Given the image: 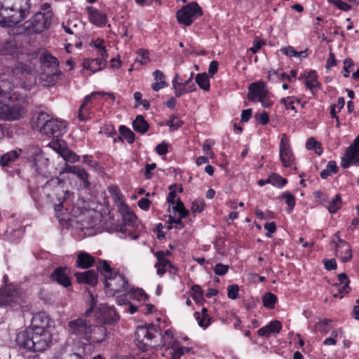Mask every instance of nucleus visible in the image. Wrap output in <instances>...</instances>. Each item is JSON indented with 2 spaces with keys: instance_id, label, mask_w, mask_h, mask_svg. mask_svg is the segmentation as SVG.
Instances as JSON below:
<instances>
[{
  "instance_id": "1",
  "label": "nucleus",
  "mask_w": 359,
  "mask_h": 359,
  "mask_svg": "<svg viewBox=\"0 0 359 359\" xmlns=\"http://www.w3.org/2000/svg\"><path fill=\"white\" fill-rule=\"evenodd\" d=\"M91 302L90 308L85 312L82 317L71 320L67 325V331L69 335L75 337L80 341H85L83 347V351L86 348H92L93 343H101L107 337V329L103 325H94L87 319L90 312L95 306L97 301L93 293L88 291Z\"/></svg>"
},
{
  "instance_id": "2",
  "label": "nucleus",
  "mask_w": 359,
  "mask_h": 359,
  "mask_svg": "<svg viewBox=\"0 0 359 359\" xmlns=\"http://www.w3.org/2000/svg\"><path fill=\"white\" fill-rule=\"evenodd\" d=\"M29 0H0V25L12 27L29 13Z\"/></svg>"
},
{
  "instance_id": "3",
  "label": "nucleus",
  "mask_w": 359,
  "mask_h": 359,
  "mask_svg": "<svg viewBox=\"0 0 359 359\" xmlns=\"http://www.w3.org/2000/svg\"><path fill=\"white\" fill-rule=\"evenodd\" d=\"M51 340L50 331H36L28 328L19 332L16 337V342L19 346L32 351L46 350Z\"/></svg>"
},
{
  "instance_id": "4",
  "label": "nucleus",
  "mask_w": 359,
  "mask_h": 359,
  "mask_svg": "<svg viewBox=\"0 0 359 359\" xmlns=\"http://www.w3.org/2000/svg\"><path fill=\"white\" fill-rule=\"evenodd\" d=\"M15 92L12 95L8 96V100H4L0 97V116L8 121L18 120L23 118L27 112V100L25 97L18 99Z\"/></svg>"
},
{
  "instance_id": "5",
  "label": "nucleus",
  "mask_w": 359,
  "mask_h": 359,
  "mask_svg": "<svg viewBox=\"0 0 359 359\" xmlns=\"http://www.w3.org/2000/svg\"><path fill=\"white\" fill-rule=\"evenodd\" d=\"M97 269L104 275V285L108 295L114 296L116 293L128 290L129 285L127 278L123 274L112 271L107 262H100Z\"/></svg>"
},
{
  "instance_id": "6",
  "label": "nucleus",
  "mask_w": 359,
  "mask_h": 359,
  "mask_svg": "<svg viewBox=\"0 0 359 359\" xmlns=\"http://www.w3.org/2000/svg\"><path fill=\"white\" fill-rule=\"evenodd\" d=\"M32 67L30 65H25L22 62H18L15 67H4L0 69V97H6L13 90L14 79L19 74L30 72Z\"/></svg>"
},
{
  "instance_id": "7",
  "label": "nucleus",
  "mask_w": 359,
  "mask_h": 359,
  "mask_svg": "<svg viewBox=\"0 0 359 359\" xmlns=\"http://www.w3.org/2000/svg\"><path fill=\"white\" fill-rule=\"evenodd\" d=\"M37 121L40 133L48 137H58L66 133L67 124L65 121L50 118L46 113L40 114Z\"/></svg>"
},
{
  "instance_id": "8",
  "label": "nucleus",
  "mask_w": 359,
  "mask_h": 359,
  "mask_svg": "<svg viewBox=\"0 0 359 359\" xmlns=\"http://www.w3.org/2000/svg\"><path fill=\"white\" fill-rule=\"evenodd\" d=\"M55 182H56L53 180L48 182L46 185L40 190H38V191L40 194L44 195L45 200L47 203L53 204L56 212H60L62 210L63 203L65 202L68 191H64L60 184L54 187L53 189H52Z\"/></svg>"
},
{
  "instance_id": "9",
  "label": "nucleus",
  "mask_w": 359,
  "mask_h": 359,
  "mask_svg": "<svg viewBox=\"0 0 359 359\" xmlns=\"http://www.w3.org/2000/svg\"><path fill=\"white\" fill-rule=\"evenodd\" d=\"M52 15L48 13H35L29 20L24 24V28L29 33H41L47 29L51 23Z\"/></svg>"
},
{
  "instance_id": "10",
  "label": "nucleus",
  "mask_w": 359,
  "mask_h": 359,
  "mask_svg": "<svg viewBox=\"0 0 359 359\" xmlns=\"http://www.w3.org/2000/svg\"><path fill=\"white\" fill-rule=\"evenodd\" d=\"M155 328L153 325L138 327L135 332V342L138 348L142 351L154 347L152 340L154 338Z\"/></svg>"
},
{
  "instance_id": "11",
  "label": "nucleus",
  "mask_w": 359,
  "mask_h": 359,
  "mask_svg": "<svg viewBox=\"0 0 359 359\" xmlns=\"http://www.w3.org/2000/svg\"><path fill=\"white\" fill-rule=\"evenodd\" d=\"M26 156L32 163V167L40 174L48 167V158L37 146H29L26 149Z\"/></svg>"
},
{
  "instance_id": "12",
  "label": "nucleus",
  "mask_w": 359,
  "mask_h": 359,
  "mask_svg": "<svg viewBox=\"0 0 359 359\" xmlns=\"http://www.w3.org/2000/svg\"><path fill=\"white\" fill-rule=\"evenodd\" d=\"M201 15L202 11L199 5L196 2H191L177 12V18L180 23L188 26Z\"/></svg>"
},
{
  "instance_id": "13",
  "label": "nucleus",
  "mask_w": 359,
  "mask_h": 359,
  "mask_svg": "<svg viewBox=\"0 0 359 359\" xmlns=\"http://www.w3.org/2000/svg\"><path fill=\"white\" fill-rule=\"evenodd\" d=\"M55 327V322L44 312L34 314L32 318L31 325L28 329L36 331H50Z\"/></svg>"
},
{
  "instance_id": "14",
  "label": "nucleus",
  "mask_w": 359,
  "mask_h": 359,
  "mask_svg": "<svg viewBox=\"0 0 359 359\" xmlns=\"http://www.w3.org/2000/svg\"><path fill=\"white\" fill-rule=\"evenodd\" d=\"M279 155L284 167H292L294 157L291 150L290 141L285 134L282 135L279 144Z\"/></svg>"
},
{
  "instance_id": "15",
  "label": "nucleus",
  "mask_w": 359,
  "mask_h": 359,
  "mask_svg": "<svg viewBox=\"0 0 359 359\" xmlns=\"http://www.w3.org/2000/svg\"><path fill=\"white\" fill-rule=\"evenodd\" d=\"M351 164L359 166V135L355 139L341 158V165L344 168H348Z\"/></svg>"
},
{
  "instance_id": "16",
  "label": "nucleus",
  "mask_w": 359,
  "mask_h": 359,
  "mask_svg": "<svg viewBox=\"0 0 359 359\" xmlns=\"http://www.w3.org/2000/svg\"><path fill=\"white\" fill-rule=\"evenodd\" d=\"M97 95H107L113 100L115 99L114 94L111 93H104L103 92H93L91 94L86 95L84 97L83 102L79 109L78 118L81 121H86L88 119L90 109L88 105L91 102L92 99L94 98Z\"/></svg>"
},
{
  "instance_id": "17",
  "label": "nucleus",
  "mask_w": 359,
  "mask_h": 359,
  "mask_svg": "<svg viewBox=\"0 0 359 359\" xmlns=\"http://www.w3.org/2000/svg\"><path fill=\"white\" fill-rule=\"evenodd\" d=\"M86 11L90 23L100 27L107 24V17L104 13L100 11L93 6H88Z\"/></svg>"
},
{
  "instance_id": "18",
  "label": "nucleus",
  "mask_w": 359,
  "mask_h": 359,
  "mask_svg": "<svg viewBox=\"0 0 359 359\" xmlns=\"http://www.w3.org/2000/svg\"><path fill=\"white\" fill-rule=\"evenodd\" d=\"M41 60L43 62V66L48 68H50L52 72L51 74L49 76V79H50V81L49 83V85H52L54 83L56 79L58 78L59 74H57L53 72L54 70L56 71L57 67L58 66V61L54 56L51 55L49 53H43L41 56Z\"/></svg>"
},
{
  "instance_id": "19",
  "label": "nucleus",
  "mask_w": 359,
  "mask_h": 359,
  "mask_svg": "<svg viewBox=\"0 0 359 359\" xmlns=\"http://www.w3.org/2000/svg\"><path fill=\"white\" fill-rule=\"evenodd\" d=\"M267 93L268 91L264 83L262 81L252 83L249 87L248 98L253 102H256Z\"/></svg>"
},
{
  "instance_id": "20",
  "label": "nucleus",
  "mask_w": 359,
  "mask_h": 359,
  "mask_svg": "<svg viewBox=\"0 0 359 359\" xmlns=\"http://www.w3.org/2000/svg\"><path fill=\"white\" fill-rule=\"evenodd\" d=\"M335 255L342 262L349 261L352 258L350 245L346 242L339 238V243L336 245Z\"/></svg>"
},
{
  "instance_id": "21",
  "label": "nucleus",
  "mask_w": 359,
  "mask_h": 359,
  "mask_svg": "<svg viewBox=\"0 0 359 359\" xmlns=\"http://www.w3.org/2000/svg\"><path fill=\"white\" fill-rule=\"evenodd\" d=\"M74 276L77 282L79 283H84L90 286H95L97 283V273L94 270L76 272L74 273Z\"/></svg>"
},
{
  "instance_id": "22",
  "label": "nucleus",
  "mask_w": 359,
  "mask_h": 359,
  "mask_svg": "<svg viewBox=\"0 0 359 359\" xmlns=\"http://www.w3.org/2000/svg\"><path fill=\"white\" fill-rule=\"evenodd\" d=\"M282 328V325L278 320H273L258 330L260 337L268 338L271 334H278Z\"/></svg>"
},
{
  "instance_id": "23",
  "label": "nucleus",
  "mask_w": 359,
  "mask_h": 359,
  "mask_svg": "<svg viewBox=\"0 0 359 359\" xmlns=\"http://www.w3.org/2000/svg\"><path fill=\"white\" fill-rule=\"evenodd\" d=\"M106 62L98 57L95 59H85L83 61L84 69L90 70L92 73L101 71L104 68Z\"/></svg>"
},
{
  "instance_id": "24",
  "label": "nucleus",
  "mask_w": 359,
  "mask_h": 359,
  "mask_svg": "<svg viewBox=\"0 0 359 359\" xmlns=\"http://www.w3.org/2000/svg\"><path fill=\"white\" fill-rule=\"evenodd\" d=\"M99 313L101 319L105 323H111L116 320L118 316L113 307L101 304L99 308Z\"/></svg>"
},
{
  "instance_id": "25",
  "label": "nucleus",
  "mask_w": 359,
  "mask_h": 359,
  "mask_svg": "<svg viewBox=\"0 0 359 359\" xmlns=\"http://www.w3.org/2000/svg\"><path fill=\"white\" fill-rule=\"evenodd\" d=\"M95 263L94 257L86 252H79L77 255L76 266L81 269H88Z\"/></svg>"
},
{
  "instance_id": "26",
  "label": "nucleus",
  "mask_w": 359,
  "mask_h": 359,
  "mask_svg": "<svg viewBox=\"0 0 359 359\" xmlns=\"http://www.w3.org/2000/svg\"><path fill=\"white\" fill-rule=\"evenodd\" d=\"M153 76L155 82L151 85V88L154 91L157 92L168 86L165 75L162 71L156 69L153 72Z\"/></svg>"
},
{
  "instance_id": "27",
  "label": "nucleus",
  "mask_w": 359,
  "mask_h": 359,
  "mask_svg": "<svg viewBox=\"0 0 359 359\" xmlns=\"http://www.w3.org/2000/svg\"><path fill=\"white\" fill-rule=\"evenodd\" d=\"M53 280L57 281L59 284L64 287H68L71 285V281L66 274L64 269L62 268H57L51 274Z\"/></svg>"
},
{
  "instance_id": "28",
  "label": "nucleus",
  "mask_w": 359,
  "mask_h": 359,
  "mask_svg": "<svg viewBox=\"0 0 359 359\" xmlns=\"http://www.w3.org/2000/svg\"><path fill=\"white\" fill-rule=\"evenodd\" d=\"M122 217L126 225L135 226L137 224V218L136 215L130 210L129 208L124 205L122 208Z\"/></svg>"
},
{
  "instance_id": "29",
  "label": "nucleus",
  "mask_w": 359,
  "mask_h": 359,
  "mask_svg": "<svg viewBox=\"0 0 359 359\" xmlns=\"http://www.w3.org/2000/svg\"><path fill=\"white\" fill-rule=\"evenodd\" d=\"M22 153V149L10 151L2 155L0 158V165L2 167L9 166L11 163Z\"/></svg>"
},
{
  "instance_id": "30",
  "label": "nucleus",
  "mask_w": 359,
  "mask_h": 359,
  "mask_svg": "<svg viewBox=\"0 0 359 359\" xmlns=\"http://www.w3.org/2000/svg\"><path fill=\"white\" fill-rule=\"evenodd\" d=\"M155 256L157 258V262L155 264L154 267L157 268L161 266L163 268H170L176 271L174 265L170 262L169 259L165 257V252L158 251L155 253Z\"/></svg>"
},
{
  "instance_id": "31",
  "label": "nucleus",
  "mask_w": 359,
  "mask_h": 359,
  "mask_svg": "<svg viewBox=\"0 0 359 359\" xmlns=\"http://www.w3.org/2000/svg\"><path fill=\"white\" fill-rule=\"evenodd\" d=\"M133 129L141 134L145 133L149 129V124L144 117L138 115L133 122Z\"/></svg>"
},
{
  "instance_id": "32",
  "label": "nucleus",
  "mask_w": 359,
  "mask_h": 359,
  "mask_svg": "<svg viewBox=\"0 0 359 359\" xmlns=\"http://www.w3.org/2000/svg\"><path fill=\"white\" fill-rule=\"evenodd\" d=\"M171 348L172 349V359H180L182 355L191 350V348L180 346V343L176 341H173L172 344L171 345Z\"/></svg>"
},
{
  "instance_id": "33",
  "label": "nucleus",
  "mask_w": 359,
  "mask_h": 359,
  "mask_svg": "<svg viewBox=\"0 0 359 359\" xmlns=\"http://www.w3.org/2000/svg\"><path fill=\"white\" fill-rule=\"evenodd\" d=\"M317 78L315 71L309 72L306 76V86L312 92L314 88L320 87V83L318 81Z\"/></svg>"
},
{
  "instance_id": "34",
  "label": "nucleus",
  "mask_w": 359,
  "mask_h": 359,
  "mask_svg": "<svg viewBox=\"0 0 359 359\" xmlns=\"http://www.w3.org/2000/svg\"><path fill=\"white\" fill-rule=\"evenodd\" d=\"M128 296L133 299H137L139 302H144L148 296L145 292L140 288H130L128 291Z\"/></svg>"
},
{
  "instance_id": "35",
  "label": "nucleus",
  "mask_w": 359,
  "mask_h": 359,
  "mask_svg": "<svg viewBox=\"0 0 359 359\" xmlns=\"http://www.w3.org/2000/svg\"><path fill=\"white\" fill-rule=\"evenodd\" d=\"M269 182L277 188L283 187L287 182L285 178L276 173H272L269 176Z\"/></svg>"
},
{
  "instance_id": "36",
  "label": "nucleus",
  "mask_w": 359,
  "mask_h": 359,
  "mask_svg": "<svg viewBox=\"0 0 359 359\" xmlns=\"http://www.w3.org/2000/svg\"><path fill=\"white\" fill-rule=\"evenodd\" d=\"M196 82L201 89L205 91H208L210 90L209 78L207 74L204 73L197 74L196 76Z\"/></svg>"
},
{
  "instance_id": "37",
  "label": "nucleus",
  "mask_w": 359,
  "mask_h": 359,
  "mask_svg": "<svg viewBox=\"0 0 359 359\" xmlns=\"http://www.w3.org/2000/svg\"><path fill=\"white\" fill-rule=\"evenodd\" d=\"M61 157L67 163H74L78 162L80 160V156L69 150L68 148H66L65 150L62 151Z\"/></svg>"
},
{
  "instance_id": "38",
  "label": "nucleus",
  "mask_w": 359,
  "mask_h": 359,
  "mask_svg": "<svg viewBox=\"0 0 359 359\" xmlns=\"http://www.w3.org/2000/svg\"><path fill=\"white\" fill-rule=\"evenodd\" d=\"M74 174L83 182L85 188H88L90 186L88 174L83 168L77 166Z\"/></svg>"
},
{
  "instance_id": "39",
  "label": "nucleus",
  "mask_w": 359,
  "mask_h": 359,
  "mask_svg": "<svg viewBox=\"0 0 359 359\" xmlns=\"http://www.w3.org/2000/svg\"><path fill=\"white\" fill-rule=\"evenodd\" d=\"M337 172V166L335 161H330L328 162L325 169L320 172V177L323 179H326L332 174H335Z\"/></svg>"
},
{
  "instance_id": "40",
  "label": "nucleus",
  "mask_w": 359,
  "mask_h": 359,
  "mask_svg": "<svg viewBox=\"0 0 359 359\" xmlns=\"http://www.w3.org/2000/svg\"><path fill=\"white\" fill-rule=\"evenodd\" d=\"M276 301V296L271 292L266 293L262 297L263 305L269 309L274 308Z\"/></svg>"
},
{
  "instance_id": "41",
  "label": "nucleus",
  "mask_w": 359,
  "mask_h": 359,
  "mask_svg": "<svg viewBox=\"0 0 359 359\" xmlns=\"http://www.w3.org/2000/svg\"><path fill=\"white\" fill-rule=\"evenodd\" d=\"M47 147L51 148L55 152H57L60 156L62 155V151L66 149V145L64 141L61 140L57 139L56 141H52L50 142Z\"/></svg>"
},
{
  "instance_id": "42",
  "label": "nucleus",
  "mask_w": 359,
  "mask_h": 359,
  "mask_svg": "<svg viewBox=\"0 0 359 359\" xmlns=\"http://www.w3.org/2000/svg\"><path fill=\"white\" fill-rule=\"evenodd\" d=\"M119 132L121 136L130 144L135 141V134L131 130L126 127L125 126H121L119 127Z\"/></svg>"
},
{
  "instance_id": "43",
  "label": "nucleus",
  "mask_w": 359,
  "mask_h": 359,
  "mask_svg": "<svg viewBox=\"0 0 359 359\" xmlns=\"http://www.w3.org/2000/svg\"><path fill=\"white\" fill-rule=\"evenodd\" d=\"M341 206V197L336 195L327 205V209L330 213H335Z\"/></svg>"
},
{
  "instance_id": "44",
  "label": "nucleus",
  "mask_w": 359,
  "mask_h": 359,
  "mask_svg": "<svg viewBox=\"0 0 359 359\" xmlns=\"http://www.w3.org/2000/svg\"><path fill=\"white\" fill-rule=\"evenodd\" d=\"M194 316L198 321V324L203 328H206L210 325V318L208 315H201L199 312H195Z\"/></svg>"
},
{
  "instance_id": "45",
  "label": "nucleus",
  "mask_w": 359,
  "mask_h": 359,
  "mask_svg": "<svg viewBox=\"0 0 359 359\" xmlns=\"http://www.w3.org/2000/svg\"><path fill=\"white\" fill-rule=\"evenodd\" d=\"M137 56L136 57V62L146 65L149 62V52L146 50L140 49L137 51Z\"/></svg>"
},
{
  "instance_id": "46",
  "label": "nucleus",
  "mask_w": 359,
  "mask_h": 359,
  "mask_svg": "<svg viewBox=\"0 0 359 359\" xmlns=\"http://www.w3.org/2000/svg\"><path fill=\"white\" fill-rule=\"evenodd\" d=\"M193 291V299L196 301V303H201L203 300V294L202 288L198 285H195L192 287Z\"/></svg>"
},
{
  "instance_id": "47",
  "label": "nucleus",
  "mask_w": 359,
  "mask_h": 359,
  "mask_svg": "<svg viewBox=\"0 0 359 359\" xmlns=\"http://www.w3.org/2000/svg\"><path fill=\"white\" fill-rule=\"evenodd\" d=\"M82 162L90 168H96L98 166V163L94 160L93 157L90 155H83L82 156Z\"/></svg>"
},
{
  "instance_id": "48",
  "label": "nucleus",
  "mask_w": 359,
  "mask_h": 359,
  "mask_svg": "<svg viewBox=\"0 0 359 359\" xmlns=\"http://www.w3.org/2000/svg\"><path fill=\"white\" fill-rule=\"evenodd\" d=\"M239 287L237 285H231L227 287V295L229 299H236L238 297Z\"/></svg>"
},
{
  "instance_id": "49",
  "label": "nucleus",
  "mask_w": 359,
  "mask_h": 359,
  "mask_svg": "<svg viewBox=\"0 0 359 359\" xmlns=\"http://www.w3.org/2000/svg\"><path fill=\"white\" fill-rule=\"evenodd\" d=\"M282 198L285 199V202L287 204L289 212H291L295 205V199L293 195L286 192L282 195Z\"/></svg>"
},
{
  "instance_id": "50",
  "label": "nucleus",
  "mask_w": 359,
  "mask_h": 359,
  "mask_svg": "<svg viewBox=\"0 0 359 359\" xmlns=\"http://www.w3.org/2000/svg\"><path fill=\"white\" fill-rule=\"evenodd\" d=\"M10 233L7 231L6 232V239L10 242H16L19 238L22 236V231L21 229H15L12 231V236H8Z\"/></svg>"
},
{
  "instance_id": "51",
  "label": "nucleus",
  "mask_w": 359,
  "mask_h": 359,
  "mask_svg": "<svg viewBox=\"0 0 359 359\" xmlns=\"http://www.w3.org/2000/svg\"><path fill=\"white\" fill-rule=\"evenodd\" d=\"M318 142L313 137H310L306 141V147L309 150L316 149V153L318 154H320L322 152V149L320 146L316 148Z\"/></svg>"
},
{
  "instance_id": "52",
  "label": "nucleus",
  "mask_w": 359,
  "mask_h": 359,
  "mask_svg": "<svg viewBox=\"0 0 359 359\" xmlns=\"http://www.w3.org/2000/svg\"><path fill=\"white\" fill-rule=\"evenodd\" d=\"M327 1L344 11H348L351 9V6L348 4L341 0H327Z\"/></svg>"
},
{
  "instance_id": "53",
  "label": "nucleus",
  "mask_w": 359,
  "mask_h": 359,
  "mask_svg": "<svg viewBox=\"0 0 359 359\" xmlns=\"http://www.w3.org/2000/svg\"><path fill=\"white\" fill-rule=\"evenodd\" d=\"M229 268V265L219 263L215 265L214 272L218 276H224L227 273Z\"/></svg>"
},
{
  "instance_id": "54",
  "label": "nucleus",
  "mask_w": 359,
  "mask_h": 359,
  "mask_svg": "<svg viewBox=\"0 0 359 359\" xmlns=\"http://www.w3.org/2000/svg\"><path fill=\"white\" fill-rule=\"evenodd\" d=\"M11 299L6 288L0 289V306L7 305Z\"/></svg>"
},
{
  "instance_id": "55",
  "label": "nucleus",
  "mask_w": 359,
  "mask_h": 359,
  "mask_svg": "<svg viewBox=\"0 0 359 359\" xmlns=\"http://www.w3.org/2000/svg\"><path fill=\"white\" fill-rule=\"evenodd\" d=\"M182 124V121H180L177 117L173 116L172 117L169 121L167 123V125L172 130H177L179 128Z\"/></svg>"
},
{
  "instance_id": "56",
  "label": "nucleus",
  "mask_w": 359,
  "mask_h": 359,
  "mask_svg": "<svg viewBox=\"0 0 359 359\" xmlns=\"http://www.w3.org/2000/svg\"><path fill=\"white\" fill-rule=\"evenodd\" d=\"M203 210V201H195L191 203V210L194 212H201Z\"/></svg>"
},
{
  "instance_id": "57",
  "label": "nucleus",
  "mask_w": 359,
  "mask_h": 359,
  "mask_svg": "<svg viewBox=\"0 0 359 359\" xmlns=\"http://www.w3.org/2000/svg\"><path fill=\"white\" fill-rule=\"evenodd\" d=\"M344 69L345 71L344 76L348 77L350 73V69L353 66V62L350 58H346L344 61Z\"/></svg>"
},
{
  "instance_id": "58",
  "label": "nucleus",
  "mask_w": 359,
  "mask_h": 359,
  "mask_svg": "<svg viewBox=\"0 0 359 359\" xmlns=\"http://www.w3.org/2000/svg\"><path fill=\"white\" fill-rule=\"evenodd\" d=\"M164 342L167 343L168 345H172L173 341H172L173 339V333L171 330H167L165 331L164 334L162 337Z\"/></svg>"
},
{
  "instance_id": "59",
  "label": "nucleus",
  "mask_w": 359,
  "mask_h": 359,
  "mask_svg": "<svg viewBox=\"0 0 359 359\" xmlns=\"http://www.w3.org/2000/svg\"><path fill=\"white\" fill-rule=\"evenodd\" d=\"M324 266L327 270H332L337 268V264L334 259H325L323 260Z\"/></svg>"
},
{
  "instance_id": "60",
  "label": "nucleus",
  "mask_w": 359,
  "mask_h": 359,
  "mask_svg": "<svg viewBox=\"0 0 359 359\" xmlns=\"http://www.w3.org/2000/svg\"><path fill=\"white\" fill-rule=\"evenodd\" d=\"M338 291L339 292V294H334V296L335 297H339V298H342V295H341L340 294H347L349 292V287H348V285H346V284H343V285H338Z\"/></svg>"
},
{
  "instance_id": "61",
  "label": "nucleus",
  "mask_w": 359,
  "mask_h": 359,
  "mask_svg": "<svg viewBox=\"0 0 359 359\" xmlns=\"http://www.w3.org/2000/svg\"><path fill=\"white\" fill-rule=\"evenodd\" d=\"M156 163L147 164L145 167L144 176L147 179H151L153 177L151 170L156 168Z\"/></svg>"
},
{
  "instance_id": "62",
  "label": "nucleus",
  "mask_w": 359,
  "mask_h": 359,
  "mask_svg": "<svg viewBox=\"0 0 359 359\" xmlns=\"http://www.w3.org/2000/svg\"><path fill=\"white\" fill-rule=\"evenodd\" d=\"M281 51L285 54L286 55L290 56V57H296L298 56L299 53L297 52L292 47L288 46L286 48H283L281 49Z\"/></svg>"
},
{
  "instance_id": "63",
  "label": "nucleus",
  "mask_w": 359,
  "mask_h": 359,
  "mask_svg": "<svg viewBox=\"0 0 359 359\" xmlns=\"http://www.w3.org/2000/svg\"><path fill=\"white\" fill-rule=\"evenodd\" d=\"M150 205H151V201L146 198H143L140 199L138 202L139 207L144 210H149Z\"/></svg>"
},
{
  "instance_id": "64",
  "label": "nucleus",
  "mask_w": 359,
  "mask_h": 359,
  "mask_svg": "<svg viewBox=\"0 0 359 359\" xmlns=\"http://www.w3.org/2000/svg\"><path fill=\"white\" fill-rule=\"evenodd\" d=\"M256 118L263 125L266 124L269 121V115L266 111H263L259 114H257Z\"/></svg>"
}]
</instances>
